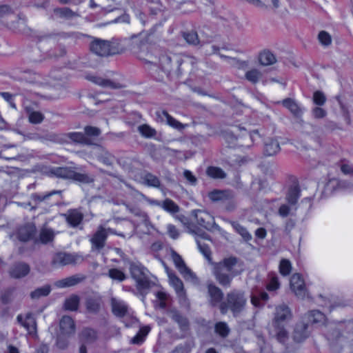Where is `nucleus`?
<instances>
[{"instance_id": "f257e3e1", "label": "nucleus", "mask_w": 353, "mask_h": 353, "mask_svg": "<svg viewBox=\"0 0 353 353\" xmlns=\"http://www.w3.org/2000/svg\"><path fill=\"white\" fill-rule=\"evenodd\" d=\"M292 317L290 308L282 303L276 307L274 316L270 327V334L281 343H285L288 339V332L285 329L286 322Z\"/></svg>"}, {"instance_id": "f03ea898", "label": "nucleus", "mask_w": 353, "mask_h": 353, "mask_svg": "<svg viewBox=\"0 0 353 353\" xmlns=\"http://www.w3.org/2000/svg\"><path fill=\"white\" fill-rule=\"evenodd\" d=\"M326 322L325 315L319 310L309 311L304 315L303 321L296 324L293 332V339L298 343L305 341L311 332L310 323L321 326L325 325Z\"/></svg>"}, {"instance_id": "7ed1b4c3", "label": "nucleus", "mask_w": 353, "mask_h": 353, "mask_svg": "<svg viewBox=\"0 0 353 353\" xmlns=\"http://www.w3.org/2000/svg\"><path fill=\"white\" fill-rule=\"evenodd\" d=\"M237 262V258L231 256L213 264V275L222 287L230 288L232 279L240 274L239 272L234 270Z\"/></svg>"}, {"instance_id": "20e7f679", "label": "nucleus", "mask_w": 353, "mask_h": 353, "mask_svg": "<svg viewBox=\"0 0 353 353\" xmlns=\"http://www.w3.org/2000/svg\"><path fill=\"white\" fill-rule=\"evenodd\" d=\"M129 269L132 278L136 282L137 290L143 296V301L145 294L154 285L150 279L149 271L139 262H130Z\"/></svg>"}, {"instance_id": "39448f33", "label": "nucleus", "mask_w": 353, "mask_h": 353, "mask_svg": "<svg viewBox=\"0 0 353 353\" xmlns=\"http://www.w3.org/2000/svg\"><path fill=\"white\" fill-rule=\"evenodd\" d=\"M247 299L243 292L232 290L228 293L226 299L219 306L222 314H225L229 310L234 316L239 315L245 308Z\"/></svg>"}, {"instance_id": "423d86ee", "label": "nucleus", "mask_w": 353, "mask_h": 353, "mask_svg": "<svg viewBox=\"0 0 353 353\" xmlns=\"http://www.w3.org/2000/svg\"><path fill=\"white\" fill-rule=\"evenodd\" d=\"M46 173L50 176L72 179L83 183H91L94 181L92 176L86 173L77 172L71 167H52L48 168Z\"/></svg>"}, {"instance_id": "0eeeda50", "label": "nucleus", "mask_w": 353, "mask_h": 353, "mask_svg": "<svg viewBox=\"0 0 353 353\" xmlns=\"http://www.w3.org/2000/svg\"><path fill=\"white\" fill-rule=\"evenodd\" d=\"M159 61L165 72L168 74L173 72L178 75L181 73L180 66L183 63V59L180 54L170 52H165L161 54Z\"/></svg>"}, {"instance_id": "6e6552de", "label": "nucleus", "mask_w": 353, "mask_h": 353, "mask_svg": "<svg viewBox=\"0 0 353 353\" xmlns=\"http://www.w3.org/2000/svg\"><path fill=\"white\" fill-rule=\"evenodd\" d=\"M90 49L91 52L100 57H107L117 53V49L109 41L101 39H94L90 44Z\"/></svg>"}, {"instance_id": "1a4fd4ad", "label": "nucleus", "mask_w": 353, "mask_h": 353, "mask_svg": "<svg viewBox=\"0 0 353 353\" xmlns=\"http://www.w3.org/2000/svg\"><path fill=\"white\" fill-rule=\"evenodd\" d=\"M192 215L194 217L197 223L205 229L209 231L219 229L214 216L208 212L201 210H194L192 211Z\"/></svg>"}, {"instance_id": "9d476101", "label": "nucleus", "mask_w": 353, "mask_h": 353, "mask_svg": "<svg viewBox=\"0 0 353 353\" xmlns=\"http://www.w3.org/2000/svg\"><path fill=\"white\" fill-rule=\"evenodd\" d=\"M171 256L172 259L179 270V272L182 274L183 278L187 281H190L192 282L197 281V277L195 274L192 272V270L188 268L181 256L176 253L174 250H171Z\"/></svg>"}, {"instance_id": "9b49d317", "label": "nucleus", "mask_w": 353, "mask_h": 353, "mask_svg": "<svg viewBox=\"0 0 353 353\" xmlns=\"http://www.w3.org/2000/svg\"><path fill=\"white\" fill-rule=\"evenodd\" d=\"M150 33L143 31L137 34H133L129 40V48L134 53H139L143 51L149 41Z\"/></svg>"}, {"instance_id": "f8f14e48", "label": "nucleus", "mask_w": 353, "mask_h": 353, "mask_svg": "<svg viewBox=\"0 0 353 353\" xmlns=\"http://www.w3.org/2000/svg\"><path fill=\"white\" fill-rule=\"evenodd\" d=\"M110 232V228H105L101 225L98 227L97 231L90 239L92 244V250L99 251L103 249L105 245L107 237Z\"/></svg>"}, {"instance_id": "ddd939ff", "label": "nucleus", "mask_w": 353, "mask_h": 353, "mask_svg": "<svg viewBox=\"0 0 353 353\" xmlns=\"http://www.w3.org/2000/svg\"><path fill=\"white\" fill-rule=\"evenodd\" d=\"M290 288L299 299H305L310 297L305 282L301 274L296 273L291 276Z\"/></svg>"}, {"instance_id": "4468645a", "label": "nucleus", "mask_w": 353, "mask_h": 353, "mask_svg": "<svg viewBox=\"0 0 353 353\" xmlns=\"http://www.w3.org/2000/svg\"><path fill=\"white\" fill-rule=\"evenodd\" d=\"M166 270L168 275L170 283L174 288L177 296L179 299V301L181 303L186 302V292L184 289L182 281L178 276H176L175 274L169 271L168 268H166Z\"/></svg>"}, {"instance_id": "2eb2a0df", "label": "nucleus", "mask_w": 353, "mask_h": 353, "mask_svg": "<svg viewBox=\"0 0 353 353\" xmlns=\"http://www.w3.org/2000/svg\"><path fill=\"white\" fill-rule=\"evenodd\" d=\"M30 272V267L28 263L16 262L9 268L8 274L12 279H20L28 276Z\"/></svg>"}, {"instance_id": "dca6fc26", "label": "nucleus", "mask_w": 353, "mask_h": 353, "mask_svg": "<svg viewBox=\"0 0 353 353\" xmlns=\"http://www.w3.org/2000/svg\"><path fill=\"white\" fill-rule=\"evenodd\" d=\"M168 315L173 321L177 323L180 330L183 332H187L190 329V323L188 319L176 309H170L167 311Z\"/></svg>"}, {"instance_id": "f3484780", "label": "nucleus", "mask_w": 353, "mask_h": 353, "mask_svg": "<svg viewBox=\"0 0 353 353\" xmlns=\"http://www.w3.org/2000/svg\"><path fill=\"white\" fill-rule=\"evenodd\" d=\"M156 114L158 122L165 123L170 125V127L179 130L184 129L185 125H183V123L173 118L172 116H170L167 111H157Z\"/></svg>"}, {"instance_id": "a211bd4d", "label": "nucleus", "mask_w": 353, "mask_h": 353, "mask_svg": "<svg viewBox=\"0 0 353 353\" xmlns=\"http://www.w3.org/2000/svg\"><path fill=\"white\" fill-rule=\"evenodd\" d=\"M76 260L77 256L73 254L58 252L53 256L51 263L52 265L57 268L74 263Z\"/></svg>"}, {"instance_id": "6ab92c4d", "label": "nucleus", "mask_w": 353, "mask_h": 353, "mask_svg": "<svg viewBox=\"0 0 353 353\" xmlns=\"http://www.w3.org/2000/svg\"><path fill=\"white\" fill-rule=\"evenodd\" d=\"M60 334L70 336L75 333L76 326L73 319L69 316H63L59 322Z\"/></svg>"}, {"instance_id": "aec40b11", "label": "nucleus", "mask_w": 353, "mask_h": 353, "mask_svg": "<svg viewBox=\"0 0 353 353\" xmlns=\"http://www.w3.org/2000/svg\"><path fill=\"white\" fill-rule=\"evenodd\" d=\"M63 137H64L63 143H68L69 140H70L72 142L76 143H80L83 145H92V141L91 138L87 137L82 132H69L63 134Z\"/></svg>"}, {"instance_id": "412c9836", "label": "nucleus", "mask_w": 353, "mask_h": 353, "mask_svg": "<svg viewBox=\"0 0 353 353\" xmlns=\"http://www.w3.org/2000/svg\"><path fill=\"white\" fill-rule=\"evenodd\" d=\"M208 293L209 295V302L212 306L219 305L223 302L221 301L223 297L222 290L213 283L208 285Z\"/></svg>"}, {"instance_id": "4be33fe9", "label": "nucleus", "mask_w": 353, "mask_h": 353, "mask_svg": "<svg viewBox=\"0 0 353 353\" xmlns=\"http://www.w3.org/2000/svg\"><path fill=\"white\" fill-rule=\"evenodd\" d=\"M281 147L276 138L268 137L263 140V152L266 156H274L279 152Z\"/></svg>"}, {"instance_id": "5701e85b", "label": "nucleus", "mask_w": 353, "mask_h": 353, "mask_svg": "<svg viewBox=\"0 0 353 353\" xmlns=\"http://www.w3.org/2000/svg\"><path fill=\"white\" fill-rule=\"evenodd\" d=\"M17 319L27 330L28 334H34L36 333L37 323L33 314L28 313L26 315L25 318L19 314L17 316Z\"/></svg>"}, {"instance_id": "b1692460", "label": "nucleus", "mask_w": 353, "mask_h": 353, "mask_svg": "<svg viewBox=\"0 0 353 353\" xmlns=\"http://www.w3.org/2000/svg\"><path fill=\"white\" fill-rule=\"evenodd\" d=\"M86 79L88 81H90L97 85H99L101 87H103V88H110L112 89H120L123 87L119 83H116L111 80L103 79V78H102L101 77H98V76L88 75L86 77Z\"/></svg>"}, {"instance_id": "393cba45", "label": "nucleus", "mask_w": 353, "mask_h": 353, "mask_svg": "<svg viewBox=\"0 0 353 353\" xmlns=\"http://www.w3.org/2000/svg\"><path fill=\"white\" fill-rule=\"evenodd\" d=\"M63 216L69 225L72 228L77 227L83 219V214L77 209L69 210Z\"/></svg>"}, {"instance_id": "a878e982", "label": "nucleus", "mask_w": 353, "mask_h": 353, "mask_svg": "<svg viewBox=\"0 0 353 353\" xmlns=\"http://www.w3.org/2000/svg\"><path fill=\"white\" fill-rule=\"evenodd\" d=\"M37 232L34 224L28 223L19 230L18 238L21 241H28L33 239Z\"/></svg>"}, {"instance_id": "bb28decb", "label": "nucleus", "mask_w": 353, "mask_h": 353, "mask_svg": "<svg viewBox=\"0 0 353 353\" xmlns=\"http://www.w3.org/2000/svg\"><path fill=\"white\" fill-rule=\"evenodd\" d=\"M85 279V276L79 275H73L63 279L57 281L54 285L59 288H64L74 286Z\"/></svg>"}, {"instance_id": "cd10ccee", "label": "nucleus", "mask_w": 353, "mask_h": 353, "mask_svg": "<svg viewBox=\"0 0 353 353\" xmlns=\"http://www.w3.org/2000/svg\"><path fill=\"white\" fill-rule=\"evenodd\" d=\"M112 311L117 316L122 317L128 312V306L123 301L116 298L111 299Z\"/></svg>"}, {"instance_id": "c85d7f7f", "label": "nucleus", "mask_w": 353, "mask_h": 353, "mask_svg": "<svg viewBox=\"0 0 353 353\" xmlns=\"http://www.w3.org/2000/svg\"><path fill=\"white\" fill-rule=\"evenodd\" d=\"M54 16L57 18L70 19L79 17V14L69 8H57L53 10Z\"/></svg>"}, {"instance_id": "c756f323", "label": "nucleus", "mask_w": 353, "mask_h": 353, "mask_svg": "<svg viewBox=\"0 0 353 353\" xmlns=\"http://www.w3.org/2000/svg\"><path fill=\"white\" fill-rule=\"evenodd\" d=\"M301 190L298 185H291L286 194V201L291 205H294L300 197Z\"/></svg>"}, {"instance_id": "7c9ffc66", "label": "nucleus", "mask_w": 353, "mask_h": 353, "mask_svg": "<svg viewBox=\"0 0 353 353\" xmlns=\"http://www.w3.org/2000/svg\"><path fill=\"white\" fill-rule=\"evenodd\" d=\"M24 109L27 113L30 123L33 124H39L43 121L45 117L41 112L33 110L32 108L30 106H25Z\"/></svg>"}, {"instance_id": "2f4dec72", "label": "nucleus", "mask_w": 353, "mask_h": 353, "mask_svg": "<svg viewBox=\"0 0 353 353\" xmlns=\"http://www.w3.org/2000/svg\"><path fill=\"white\" fill-rule=\"evenodd\" d=\"M101 304V298L99 296H90L86 300V308L92 313H97Z\"/></svg>"}, {"instance_id": "473e14b6", "label": "nucleus", "mask_w": 353, "mask_h": 353, "mask_svg": "<svg viewBox=\"0 0 353 353\" xmlns=\"http://www.w3.org/2000/svg\"><path fill=\"white\" fill-rule=\"evenodd\" d=\"M51 292V287L50 285H45L42 287L36 288L34 290L30 293V296L32 300H38L41 298L46 297L49 295Z\"/></svg>"}, {"instance_id": "72a5a7b5", "label": "nucleus", "mask_w": 353, "mask_h": 353, "mask_svg": "<svg viewBox=\"0 0 353 353\" xmlns=\"http://www.w3.org/2000/svg\"><path fill=\"white\" fill-rule=\"evenodd\" d=\"M283 105L288 109L294 115L299 116L301 114V109L297 103L292 99L287 98L282 101Z\"/></svg>"}, {"instance_id": "f704fd0d", "label": "nucleus", "mask_w": 353, "mask_h": 353, "mask_svg": "<svg viewBox=\"0 0 353 353\" xmlns=\"http://www.w3.org/2000/svg\"><path fill=\"white\" fill-rule=\"evenodd\" d=\"M55 233L54 230L48 228H43L39 233V241L43 244H47L53 241Z\"/></svg>"}, {"instance_id": "c9c22d12", "label": "nucleus", "mask_w": 353, "mask_h": 353, "mask_svg": "<svg viewBox=\"0 0 353 353\" xmlns=\"http://www.w3.org/2000/svg\"><path fill=\"white\" fill-rule=\"evenodd\" d=\"M231 196V194L228 191L213 190L208 194L209 199L214 202L224 201L228 199Z\"/></svg>"}, {"instance_id": "e433bc0d", "label": "nucleus", "mask_w": 353, "mask_h": 353, "mask_svg": "<svg viewBox=\"0 0 353 353\" xmlns=\"http://www.w3.org/2000/svg\"><path fill=\"white\" fill-rule=\"evenodd\" d=\"M336 167L339 168L343 174L353 176V164L350 161L342 159L336 163Z\"/></svg>"}, {"instance_id": "4c0bfd02", "label": "nucleus", "mask_w": 353, "mask_h": 353, "mask_svg": "<svg viewBox=\"0 0 353 353\" xmlns=\"http://www.w3.org/2000/svg\"><path fill=\"white\" fill-rule=\"evenodd\" d=\"M80 338L86 343H92L97 339V334L94 330L86 327L81 332Z\"/></svg>"}, {"instance_id": "58836bf2", "label": "nucleus", "mask_w": 353, "mask_h": 353, "mask_svg": "<svg viewBox=\"0 0 353 353\" xmlns=\"http://www.w3.org/2000/svg\"><path fill=\"white\" fill-rule=\"evenodd\" d=\"M262 77V72L256 68L248 70L245 74V78L252 84L257 83Z\"/></svg>"}, {"instance_id": "ea45409f", "label": "nucleus", "mask_w": 353, "mask_h": 353, "mask_svg": "<svg viewBox=\"0 0 353 353\" xmlns=\"http://www.w3.org/2000/svg\"><path fill=\"white\" fill-rule=\"evenodd\" d=\"M79 301L80 299L79 296L72 294L65 299L64 303V307L68 310L76 311L79 307Z\"/></svg>"}, {"instance_id": "a19ab883", "label": "nucleus", "mask_w": 353, "mask_h": 353, "mask_svg": "<svg viewBox=\"0 0 353 353\" xmlns=\"http://www.w3.org/2000/svg\"><path fill=\"white\" fill-rule=\"evenodd\" d=\"M259 61L263 65H270L274 64L276 61V57L270 51H263L259 55Z\"/></svg>"}, {"instance_id": "79ce46f5", "label": "nucleus", "mask_w": 353, "mask_h": 353, "mask_svg": "<svg viewBox=\"0 0 353 353\" xmlns=\"http://www.w3.org/2000/svg\"><path fill=\"white\" fill-rule=\"evenodd\" d=\"M142 179L143 180V183L148 186L154 188L160 187L161 182L159 178L150 172L145 173Z\"/></svg>"}, {"instance_id": "37998d69", "label": "nucleus", "mask_w": 353, "mask_h": 353, "mask_svg": "<svg viewBox=\"0 0 353 353\" xmlns=\"http://www.w3.org/2000/svg\"><path fill=\"white\" fill-rule=\"evenodd\" d=\"M161 208L172 214L178 213L180 210L179 205L170 199H166L162 202Z\"/></svg>"}, {"instance_id": "c03bdc74", "label": "nucleus", "mask_w": 353, "mask_h": 353, "mask_svg": "<svg viewBox=\"0 0 353 353\" xmlns=\"http://www.w3.org/2000/svg\"><path fill=\"white\" fill-rule=\"evenodd\" d=\"M215 332L222 338H225L228 336L230 329L225 322H218L214 325Z\"/></svg>"}, {"instance_id": "a18cd8bd", "label": "nucleus", "mask_w": 353, "mask_h": 353, "mask_svg": "<svg viewBox=\"0 0 353 353\" xmlns=\"http://www.w3.org/2000/svg\"><path fill=\"white\" fill-rule=\"evenodd\" d=\"M182 35L185 41L190 45L197 46L200 43L197 32L195 31L183 32Z\"/></svg>"}, {"instance_id": "49530a36", "label": "nucleus", "mask_w": 353, "mask_h": 353, "mask_svg": "<svg viewBox=\"0 0 353 353\" xmlns=\"http://www.w3.org/2000/svg\"><path fill=\"white\" fill-rule=\"evenodd\" d=\"M138 131L145 138H152L156 136L157 131L148 124H143L138 127Z\"/></svg>"}, {"instance_id": "de8ad7c7", "label": "nucleus", "mask_w": 353, "mask_h": 353, "mask_svg": "<svg viewBox=\"0 0 353 353\" xmlns=\"http://www.w3.org/2000/svg\"><path fill=\"white\" fill-rule=\"evenodd\" d=\"M150 330V327L145 326L141 327L135 336L131 339L133 344H141L143 342L145 337L148 335Z\"/></svg>"}, {"instance_id": "09e8293b", "label": "nucleus", "mask_w": 353, "mask_h": 353, "mask_svg": "<svg viewBox=\"0 0 353 353\" xmlns=\"http://www.w3.org/2000/svg\"><path fill=\"white\" fill-rule=\"evenodd\" d=\"M232 225L245 241H249L252 239V235L249 233L247 229L240 223L238 222H232Z\"/></svg>"}, {"instance_id": "8fccbe9b", "label": "nucleus", "mask_w": 353, "mask_h": 353, "mask_svg": "<svg viewBox=\"0 0 353 353\" xmlns=\"http://www.w3.org/2000/svg\"><path fill=\"white\" fill-rule=\"evenodd\" d=\"M108 275L110 279L118 282H122L127 278L125 274L117 268L110 269Z\"/></svg>"}, {"instance_id": "3c124183", "label": "nucleus", "mask_w": 353, "mask_h": 353, "mask_svg": "<svg viewBox=\"0 0 353 353\" xmlns=\"http://www.w3.org/2000/svg\"><path fill=\"white\" fill-rule=\"evenodd\" d=\"M98 159L103 164L111 166L114 163L115 157L108 151L103 150L102 152L98 156Z\"/></svg>"}, {"instance_id": "603ef678", "label": "nucleus", "mask_w": 353, "mask_h": 353, "mask_svg": "<svg viewBox=\"0 0 353 353\" xmlns=\"http://www.w3.org/2000/svg\"><path fill=\"white\" fill-rule=\"evenodd\" d=\"M353 188V183L347 181H342L338 179H332V189L345 190Z\"/></svg>"}, {"instance_id": "864d4df0", "label": "nucleus", "mask_w": 353, "mask_h": 353, "mask_svg": "<svg viewBox=\"0 0 353 353\" xmlns=\"http://www.w3.org/2000/svg\"><path fill=\"white\" fill-rule=\"evenodd\" d=\"M219 56L222 58L225 59L230 64L232 65L233 66L239 68V69H245L248 66L247 61H240L236 58H232L230 57H227L223 54H219Z\"/></svg>"}, {"instance_id": "5fc2aeb1", "label": "nucleus", "mask_w": 353, "mask_h": 353, "mask_svg": "<svg viewBox=\"0 0 353 353\" xmlns=\"http://www.w3.org/2000/svg\"><path fill=\"white\" fill-rule=\"evenodd\" d=\"M207 174L213 179H224L226 176L224 171L217 167H209L206 171Z\"/></svg>"}, {"instance_id": "6e6d98bb", "label": "nucleus", "mask_w": 353, "mask_h": 353, "mask_svg": "<svg viewBox=\"0 0 353 353\" xmlns=\"http://www.w3.org/2000/svg\"><path fill=\"white\" fill-rule=\"evenodd\" d=\"M194 346V343L187 341L183 344L177 345L173 350L169 353H190Z\"/></svg>"}, {"instance_id": "4d7b16f0", "label": "nucleus", "mask_w": 353, "mask_h": 353, "mask_svg": "<svg viewBox=\"0 0 353 353\" xmlns=\"http://www.w3.org/2000/svg\"><path fill=\"white\" fill-rule=\"evenodd\" d=\"M317 39L319 43L324 48L328 47L331 43V36L325 30H321L319 32Z\"/></svg>"}, {"instance_id": "13d9d810", "label": "nucleus", "mask_w": 353, "mask_h": 353, "mask_svg": "<svg viewBox=\"0 0 353 353\" xmlns=\"http://www.w3.org/2000/svg\"><path fill=\"white\" fill-rule=\"evenodd\" d=\"M279 272L283 276H288L292 270V265L288 259H283L279 263Z\"/></svg>"}, {"instance_id": "bf43d9fd", "label": "nucleus", "mask_w": 353, "mask_h": 353, "mask_svg": "<svg viewBox=\"0 0 353 353\" xmlns=\"http://www.w3.org/2000/svg\"><path fill=\"white\" fill-rule=\"evenodd\" d=\"M64 137L63 134H57L54 132H48L44 136H41V140H46L52 142L63 143Z\"/></svg>"}, {"instance_id": "052dcab7", "label": "nucleus", "mask_w": 353, "mask_h": 353, "mask_svg": "<svg viewBox=\"0 0 353 353\" xmlns=\"http://www.w3.org/2000/svg\"><path fill=\"white\" fill-rule=\"evenodd\" d=\"M127 208L129 210V211L132 214H133L134 216H136L137 217H143V224H145V225H148L149 224V223H150L149 217L145 212L141 211L140 209L137 208L130 207V206H127Z\"/></svg>"}, {"instance_id": "680f3d73", "label": "nucleus", "mask_w": 353, "mask_h": 353, "mask_svg": "<svg viewBox=\"0 0 353 353\" xmlns=\"http://www.w3.org/2000/svg\"><path fill=\"white\" fill-rule=\"evenodd\" d=\"M61 194V190H53V191H51V192H50L48 193H46L45 194H33L32 195V199L34 201L42 202L43 201H46L48 198H50L51 196L54 195V194Z\"/></svg>"}, {"instance_id": "e2e57ef3", "label": "nucleus", "mask_w": 353, "mask_h": 353, "mask_svg": "<svg viewBox=\"0 0 353 353\" xmlns=\"http://www.w3.org/2000/svg\"><path fill=\"white\" fill-rule=\"evenodd\" d=\"M196 243L200 252L204 255V256L208 259L210 260L211 251L210 249L206 243L202 242L198 238L196 239Z\"/></svg>"}, {"instance_id": "0e129e2a", "label": "nucleus", "mask_w": 353, "mask_h": 353, "mask_svg": "<svg viewBox=\"0 0 353 353\" xmlns=\"http://www.w3.org/2000/svg\"><path fill=\"white\" fill-rule=\"evenodd\" d=\"M14 290V288H8L2 293L0 298L2 303L8 304L11 302Z\"/></svg>"}, {"instance_id": "69168bd1", "label": "nucleus", "mask_w": 353, "mask_h": 353, "mask_svg": "<svg viewBox=\"0 0 353 353\" xmlns=\"http://www.w3.org/2000/svg\"><path fill=\"white\" fill-rule=\"evenodd\" d=\"M85 135L87 137H98L101 134V130L97 127L85 126L84 128Z\"/></svg>"}, {"instance_id": "338daca9", "label": "nucleus", "mask_w": 353, "mask_h": 353, "mask_svg": "<svg viewBox=\"0 0 353 353\" xmlns=\"http://www.w3.org/2000/svg\"><path fill=\"white\" fill-rule=\"evenodd\" d=\"M326 100L325 96L321 91H316L313 94V101L318 105H322Z\"/></svg>"}, {"instance_id": "774afa93", "label": "nucleus", "mask_w": 353, "mask_h": 353, "mask_svg": "<svg viewBox=\"0 0 353 353\" xmlns=\"http://www.w3.org/2000/svg\"><path fill=\"white\" fill-rule=\"evenodd\" d=\"M280 283L279 282L278 277L276 275L271 276L270 282L267 285V290L269 291H274L279 289Z\"/></svg>"}]
</instances>
